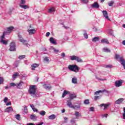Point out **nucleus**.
Here are the masks:
<instances>
[{"label": "nucleus", "instance_id": "34", "mask_svg": "<svg viewBox=\"0 0 125 125\" xmlns=\"http://www.w3.org/2000/svg\"><path fill=\"white\" fill-rule=\"evenodd\" d=\"M43 125V122H42L41 123H40L39 124L35 125L34 123H30L27 124L26 125Z\"/></svg>", "mask_w": 125, "mask_h": 125}, {"label": "nucleus", "instance_id": "54", "mask_svg": "<svg viewBox=\"0 0 125 125\" xmlns=\"http://www.w3.org/2000/svg\"><path fill=\"white\" fill-rule=\"evenodd\" d=\"M53 50H54V52H56V53H58V52H59V50L55 49V48H53Z\"/></svg>", "mask_w": 125, "mask_h": 125}, {"label": "nucleus", "instance_id": "9", "mask_svg": "<svg viewBox=\"0 0 125 125\" xmlns=\"http://www.w3.org/2000/svg\"><path fill=\"white\" fill-rule=\"evenodd\" d=\"M49 41L51 43H52V44H55V45H56V44H57V43H56V39L53 38V37L50 38Z\"/></svg>", "mask_w": 125, "mask_h": 125}, {"label": "nucleus", "instance_id": "38", "mask_svg": "<svg viewBox=\"0 0 125 125\" xmlns=\"http://www.w3.org/2000/svg\"><path fill=\"white\" fill-rule=\"evenodd\" d=\"M104 68H109V69H111L113 68V65L109 64V65H105L104 66Z\"/></svg>", "mask_w": 125, "mask_h": 125}, {"label": "nucleus", "instance_id": "1", "mask_svg": "<svg viewBox=\"0 0 125 125\" xmlns=\"http://www.w3.org/2000/svg\"><path fill=\"white\" fill-rule=\"evenodd\" d=\"M36 91V85H33L30 86L28 92L32 97H36L37 96Z\"/></svg>", "mask_w": 125, "mask_h": 125}, {"label": "nucleus", "instance_id": "45", "mask_svg": "<svg viewBox=\"0 0 125 125\" xmlns=\"http://www.w3.org/2000/svg\"><path fill=\"white\" fill-rule=\"evenodd\" d=\"M25 3H26V0H21V2L19 4L23 5V4H25Z\"/></svg>", "mask_w": 125, "mask_h": 125}, {"label": "nucleus", "instance_id": "36", "mask_svg": "<svg viewBox=\"0 0 125 125\" xmlns=\"http://www.w3.org/2000/svg\"><path fill=\"white\" fill-rule=\"evenodd\" d=\"M101 97L99 96H95L94 97V100L95 101H97V100H98V99H100Z\"/></svg>", "mask_w": 125, "mask_h": 125}, {"label": "nucleus", "instance_id": "39", "mask_svg": "<svg viewBox=\"0 0 125 125\" xmlns=\"http://www.w3.org/2000/svg\"><path fill=\"white\" fill-rule=\"evenodd\" d=\"M14 86L17 87V83H10V87H14Z\"/></svg>", "mask_w": 125, "mask_h": 125}, {"label": "nucleus", "instance_id": "42", "mask_svg": "<svg viewBox=\"0 0 125 125\" xmlns=\"http://www.w3.org/2000/svg\"><path fill=\"white\" fill-rule=\"evenodd\" d=\"M18 76H19V73H16L14 74L13 75V79H16V77H17Z\"/></svg>", "mask_w": 125, "mask_h": 125}, {"label": "nucleus", "instance_id": "32", "mask_svg": "<svg viewBox=\"0 0 125 125\" xmlns=\"http://www.w3.org/2000/svg\"><path fill=\"white\" fill-rule=\"evenodd\" d=\"M92 41L94 42H98V41H99V37H94L93 38Z\"/></svg>", "mask_w": 125, "mask_h": 125}, {"label": "nucleus", "instance_id": "48", "mask_svg": "<svg viewBox=\"0 0 125 125\" xmlns=\"http://www.w3.org/2000/svg\"><path fill=\"white\" fill-rule=\"evenodd\" d=\"M113 4H114V1H113V0L110 1L108 3L109 6H113Z\"/></svg>", "mask_w": 125, "mask_h": 125}, {"label": "nucleus", "instance_id": "26", "mask_svg": "<svg viewBox=\"0 0 125 125\" xmlns=\"http://www.w3.org/2000/svg\"><path fill=\"white\" fill-rule=\"evenodd\" d=\"M43 87L45 88L46 89H50L51 88V86H50V85H48L47 84H44L43 85Z\"/></svg>", "mask_w": 125, "mask_h": 125}, {"label": "nucleus", "instance_id": "49", "mask_svg": "<svg viewBox=\"0 0 125 125\" xmlns=\"http://www.w3.org/2000/svg\"><path fill=\"white\" fill-rule=\"evenodd\" d=\"M44 61H45V62H49V59H48V57H45L44 59H43Z\"/></svg>", "mask_w": 125, "mask_h": 125}, {"label": "nucleus", "instance_id": "37", "mask_svg": "<svg viewBox=\"0 0 125 125\" xmlns=\"http://www.w3.org/2000/svg\"><path fill=\"white\" fill-rule=\"evenodd\" d=\"M40 115H41V116H44L46 114L45 111L42 110L41 111L40 113H39Z\"/></svg>", "mask_w": 125, "mask_h": 125}, {"label": "nucleus", "instance_id": "19", "mask_svg": "<svg viewBox=\"0 0 125 125\" xmlns=\"http://www.w3.org/2000/svg\"><path fill=\"white\" fill-rule=\"evenodd\" d=\"M20 7H21V8H23V9H28L29 8V6L28 5H25V4H19Z\"/></svg>", "mask_w": 125, "mask_h": 125}, {"label": "nucleus", "instance_id": "30", "mask_svg": "<svg viewBox=\"0 0 125 125\" xmlns=\"http://www.w3.org/2000/svg\"><path fill=\"white\" fill-rule=\"evenodd\" d=\"M54 11H55V9L54 7H52L48 9V12L49 13H51L52 12H54Z\"/></svg>", "mask_w": 125, "mask_h": 125}, {"label": "nucleus", "instance_id": "51", "mask_svg": "<svg viewBox=\"0 0 125 125\" xmlns=\"http://www.w3.org/2000/svg\"><path fill=\"white\" fill-rule=\"evenodd\" d=\"M94 109H95L94 107L93 106L91 107H90L89 111L90 112H94Z\"/></svg>", "mask_w": 125, "mask_h": 125}, {"label": "nucleus", "instance_id": "33", "mask_svg": "<svg viewBox=\"0 0 125 125\" xmlns=\"http://www.w3.org/2000/svg\"><path fill=\"white\" fill-rule=\"evenodd\" d=\"M24 114H27L28 112V108H27V106L26 105L24 106V110H23Z\"/></svg>", "mask_w": 125, "mask_h": 125}, {"label": "nucleus", "instance_id": "23", "mask_svg": "<svg viewBox=\"0 0 125 125\" xmlns=\"http://www.w3.org/2000/svg\"><path fill=\"white\" fill-rule=\"evenodd\" d=\"M81 108V105L80 104H77L73 105L72 109H74V110H78V109H80Z\"/></svg>", "mask_w": 125, "mask_h": 125}, {"label": "nucleus", "instance_id": "13", "mask_svg": "<svg viewBox=\"0 0 125 125\" xmlns=\"http://www.w3.org/2000/svg\"><path fill=\"white\" fill-rule=\"evenodd\" d=\"M13 109L12 108V107H11V106L7 107L5 109V112H6V113H10V112H13Z\"/></svg>", "mask_w": 125, "mask_h": 125}, {"label": "nucleus", "instance_id": "12", "mask_svg": "<svg viewBox=\"0 0 125 125\" xmlns=\"http://www.w3.org/2000/svg\"><path fill=\"white\" fill-rule=\"evenodd\" d=\"M70 99H68V100H73V99H75V98H77V95L76 94H72L69 95Z\"/></svg>", "mask_w": 125, "mask_h": 125}, {"label": "nucleus", "instance_id": "62", "mask_svg": "<svg viewBox=\"0 0 125 125\" xmlns=\"http://www.w3.org/2000/svg\"><path fill=\"white\" fill-rule=\"evenodd\" d=\"M6 106H9V105H11V102L7 103L6 104Z\"/></svg>", "mask_w": 125, "mask_h": 125}, {"label": "nucleus", "instance_id": "43", "mask_svg": "<svg viewBox=\"0 0 125 125\" xmlns=\"http://www.w3.org/2000/svg\"><path fill=\"white\" fill-rule=\"evenodd\" d=\"M6 35H8V34H6V32H4L3 33L2 36H1V40H3L4 39V37H5Z\"/></svg>", "mask_w": 125, "mask_h": 125}, {"label": "nucleus", "instance_id": "18", "mask_svg": "<svg viewBox=\"0 0 125 125\" xmlns=\"http://www.w3.org/2000/svg\"><path fill=\"white\" fill-rule=\"evenodd\" d=\"M106 92V89H104L103 90H99L94 93V95H98L99 93H103L104 92Z\"/></svg>", "mask_w": 125, "mask_h": 125}, {"label": "nucleus", "instance_id": "29", "mask_svg": "<svg viewBox=\"0 0 125 125\" xmlns=\"http://www.w3.org/2000/svg\"><path fill=\"white\" fill-rule=\"evenodd\" d=\"M103 50L104 51V52H111V50L107 47L103 48Z\"/></svg>", "mask_w": 125, "mask_h": 125}, {"label": "nucleus", "instance_id": "20", "mask_svg": "<svg viewBox=\"0 0 125 125\" xmlns=\"http://www.w3.org/2000/svg\"><path fill=\"white\" fill-rule=\"evenodd\" d=\"M67 94H70V91L64 90L62 93V97L63 98V97H65Z\"/></svg>", "mask_w": 125, "mask_h": 125}, {"label": "nucleus", "instance_id": "24", "mask_svg": "<svg viewBox=\"0 0 125 125\" xmlns=\"http://www.w3.org/2000/svg\"><path fill=\"white\" fill-rule=\"evenodd\" d=\"M75 116L76 117V119H79V117H82V114L78 111L75 112Z\"/></svg>", "mask_w": 125, "mask_h": 125}, {"label": "nucleus", "instance_id": "47", "mask_svg": "<svg viewBox=\"0 0 125 125\" xmlns=\"http://www.w3.org/2000/svg\"><path fill=\"white\" fill-rule=\"evenodd\" d=\"M96 78L97 79V80H98V81H107V79H100L99 77H97L96 76Z\"/></svg>", "mask_w": 125, "mask_h": 125}, {"label": "nucleus", "instance_id": "57", "mask_svg": "<svg viewBox=\"0 0 125 125\" xmlns=\"http://www.w3.org/2000/svg\"><path fill=\"white\" fill-rule=\"evenodd\" d=\"M62 25H63V28H64V29H69V28H70L68 26H65V25H64V24H63V23H62Z\"/></svg>", "mask_w": 125, "mask_h": 125}, {"label": "nucleus", "instance_id": "61", "mask_svg": "<svg viewBox=\"0 0 125 125\" xmlns=\"http://www.w3.org/2000/svg\"><path fill=\"white\" fill-rule=\"evenodd\" d=\"M64 123H67V120H68V118L67 117H64Z\"/></svg>", "mask_w": 125, "mask_h": 125}, {"label": "nucleus", "instance_id": "2", "mask_svg": "<svg viewBox=\"0 0 125 125\" xmlns=\"http://www.w3.org/2000/svg\"><path fill=\"white\" fill-rule=\"evenodd\" d=\"M67 68L68 70H69V71L74 72V73H78L79 71H80V68L77 65L69 64Z\"/></svg>", "mask_w": 125, "mask_h": 125}, {"label": "nucleus", "instance_id": "3", "mask_svg": "<svg viewBox=\"0 0 125 125\" xmlns=\"http://www.w3.org/2000/svg\"><path fill=\"white\" fill-rule=\"evenodd\" d=\"M18 38L19 39L20 42H22L23 44H24V45H27V46H29V45H30L28 43L27 40H24V39L22 38V36L21 35L19 34Z\"/></svg>", "mask_w": 125, "mask_h": 125}, {"label": "nucleus", "instance_id": "52", "mask_svg": "<svg viewBox=\"0 0 125 125\" xmlns=\"http://www.w3.org/2000/svg\"><path fill=\"white\" fill-rule=\"evenodd\" d=\"M3 101L4 103H7V101H8V98L5 97L3 99Z\"/></svg>", "mask_w": 125, "mask_h": 125}, {"label": "nucleus", "instance_id": "16", "mask_svg": "<svg viewBox=\"0 0 125 125\" xmlns=\"http://www.w3.org/2000/svg\"><path fill=\"white\" fill-rule=\"evenodd\" d=\"M27 32L29 33V35H34L35 33H36V29H28Z\"/></svg>", "mask_w": 125, "mask_h": 125}, {"label": "nucleus", "instance_id": "28", "mask_svg": "<svg viewBox=\"0 0 125 125\" xmlns=\"http://www.w3.org/2000/svg\"><path fill=\"white\" fill-rule=\"evenodd\" d=\"M101 42L102 43H106V44L109 43V41H108L107 39H103L101 40Z\"/></svg>", "mask_w": 125, "mask_h": 125}, {"label": "nucleus", "instance_id": "55", "mask_svg": "<svg viewBox=\"0 0 125 125\" xmlns=\"http://www.w3.org/2000/svg\"><path fill=\"white\" fill-rule=\"evenodd\" d=\"M83 3H87L88 2V0H82Z\"/></svg>", "mask_w": 125, "mask_h": 125}, {"label": "nucleus", "instance_id": "31", "mask_svg": "<svg viewBox=\"0 0 125 125\" xmlns=\"http://www.w3.org/2000/svg\"><path fill=\"white\" fill-rule=\"evenodd\" d=\"M30 119L33 120V121H36L37 120V117L35 115H31L30 116Z\"/></svg>", "mask_w": 125, "mask_h": 125}, {"label": "nucleus", "instance_id": "41", "mask_svg": "<svg viewBox=\"0 0 125 125\" xmlns=\"http://www.w3.org/2000/svg\"><path fill=\"white\" fill-rule=\"evenodd\" d=\"M84 104H85L86 105H88L89 104V100L86 99L84 101Z\"/></svg>", "mask_w": 125, "mask_h": 125}, {"label": "nucleus", "instance_id": "64", "mask_svg": "<svg viewBox=\"0 0 125 125\" xmlns=\"http://www.w3.org/2000/svg\"><path fill=\"white\" fill-rule=\"evenodd\" d=\"M123 119L125 120V112L123 113Z\"/></svg>", "mask_w": 125, "mask_h": 125}, {"label": "nucleus", "instance_id": "40", "mask_svg": "<svg viewBox=\"0 0 125 125\" xmlns=\"http://www.w3.org/2000/svg\"><path fill=\"white\" fill-rule=\"evenodd\" d=\"M76 61H77V62H83V60L80 58L79 57H76Z\"/></svg>", "mask_w": 125, "mask_h": 125}, {"label": "nucleus", "instance_id": "27", "mask_svg": "<svg viewBox=\"0 0 125 125\" xmlns=\"http://www.w3.org/2000/svg\"><path fill=\"white\" fill-rule=\"evenodd\" d=\"M77 81L78 80L77 79V78L74 77L72 79V83H74V84L77 83H78Z\"/></svg>", "mask_w": 125, "mask_h": 125}, {"label": "nucleus", "instance_id": "15", "mask_svg": "<svg viewBox=\"0 0 125 125\" xmlns=\"http://www.w3.org/2000/svg\"><path fill=\"white\" fill-rule=\"evenodd\" d=\"M67 105L68 107H69V108H73V107L74 106V105H73V104H72V103L71 102V100H68L67 101Z\"/></svg>", "mask_w": 125, "mask_h": 125}, {"label": "nucleus", "instance_id": "63", "mask_svg": "<svg viewBox=\"0 0 125 125\" xmlns=\"http://www.w3.org/2000/svg\"><path fill=\"white\" fill-rule=\"evenodd\" d=\"M49 35H50V33L47 32L46 34V37H49Z\"/></svg>", "mask_w": 125, "mask_h": 125}, {"label": "nucleus", "instance_id": "7", "mask_svg": "<svg viewBox=\"0 0 125 125\" xmlns=\"http://www.w3.org/2000/svg\"><path fill=\"white\" fill-rule=\"evenodd\" d=\"M111 105V104L110 103L107 104H100V107H104V110H106V109H107V108H108V107H109V106H110Z\"/></svg>", "mask_w": 125, "mask_h": 125}, {"label": "nucleus", "instance_id": "11", "mask_svg": "<svg viewBox=\"0 0 125 125\" xmlns=\"http://www.w3.org/2000/svg\"><path fill=\"white\" fill-rule=\"evenodd\" d=\"M122 83H123V82H122L121 81H117L115 83V86H116L117 87H119L122 85Z\"/></svg>", "mask_w": 125, "mask_h": 125}, {"label": "nucleus", "instance_id": "8", "mask_svg": "<svg viewBox=\"0 0 125 125\" xmlns=\"http://www.w3.org/2000/svg\"><path fill=\"white\" fill-rule=\"evenodd\" d=\"M92 8H99V4L97 2H94L93 4H91Z\"/></svg>", "mask_w": 125, "mask_h": 125}, {"label": "nucleus", "instance_id": "17", "mask_svg": "<svg viewBox=\"0 0 125 125\" xmlns=\"http://www.w3.org/2000/svg\"><path fill=\"white\" fill-rule=\"evenodd\" d=\"M23 84H24V82H21L19 83H17V88L21 89V87Z\"/></svg>", "mask_w": 125, "mask_h": 125}, {"label": "nucleus", "instance_id": "53", "mask_svg": "<svg viewBox=\"0 0 125 125\" xmlns=\"http://www.w3.org/2000/svg\"><path fill=\"white\" fill-rule=\"evenodd\" d=\"M83 36H84L85 39H88V36L87 35V33H84Z\"/></svg>", "mask_w": 125, "mask_h": 125}, {"label": "nucleus", "instance_id": "60", "mask_svg": "<svg viewBox=\"0 0 125 125\" xmlns=\"http://www.w3.org/2000/svg\"><path fill=\"white\" fill-rule=\"evenodd\" d=\"M70 122L72 124H75V122H76V120H75V119H71Z\"/></svg>", "mask_w": 125, "mask_h": 125}, {"label": "nucleus", "instance_id": "35", "mask_svg": "<svg viewBox=\"0 0 125 125\" xmlns=\"http://www.w3.org/2000/svg\"><path fill=\"white\" fill-rule=\"evenodd\" d=\"M70 57L71 60H72V61L76 60L77 59V56H71Z\"/></svg>", "mask_w": 125, "mask_h": 125}, {"label": "nucleus", "instance_id": "50", "mask_svg": "<svg viewBox=\"0 0 125 125\" xmlns=\"http://www.w3.org/2000/svg\"><path fill=\"white\" fill-rule=\"evenodd\" d=\"M3 78L0 77V84H2L3 83Z\"/></svg>", "mask_w": 125, "mask_h": 125}, {"label": "nucleus", "instance_id": "56", "mask_svg": "<svg viewBox=\"0 0 125 125\" xmlns=\"http://www.w3.org/2000/svg\"><path fill=\"white\" fill-rule=\"evenodd\" d=\"M107 116H108V114H107L102 115V118H107Z\"/></svg>", "mask_w": 125, "mask_h": 125}, {"label": "nucleus", "instance_id": "58", "mask_svg": "<svg viewBox=\"0 0 125 125\" xmlns=\"http://www.w3.org/2000/svg\"><path fill=\"white\" fill-rule=\"evenodd\" d=\"M33 112H36L37 113H38L39 112V110H38V109H37L36 108L34 107V108L32 109Z\"/></svg>", "mask_w": 125, "mask_h": 125}, {"label": "nucleus", "instance_id": "59", "mask_svg": "<svg viewBox=\"0 0 125 125\" xmlns=\"http://www.w3.org/2000/svg\"><path fill=\"white\" fill-rule=\"evenodd\" d=\"M61 56L62 57V58H64V57H65V53H62L61 54Z\"/></svg>", "mask_w": 125, "mask_h": 125}, {"label": "nucleus", "instance_id": "21", "mask_svg": "<svg viewBox=\"0 0 125 125\" xmlns=\"http://www.w3.org/2000/svg\"><path fill=\"white\" fill-rule=\"evenodd\" d=\"M0 42L2 44H4L5 45H6V44H7L8 43V40L5 41L3 39H1Z\"/></svg>", "mask_w": 125, "mask_h": 125}, {"label": "nucleus", "instance_id": "46", "mask_svg": "<svg viewBox=\"0 0 125 125\" xmlns=\"http://www.w3.org/2000/svg\"><path fill=\"white\" fill-rule=\"evenodd\" d=\"M15 118L17 119V120H20V118H21L20 116V115L19 114H17L15 115Z\"/></svg>", "mask_w": 125, "mask_h": 125}, {"label": "nucleus", "instance_id": "6", "mask_svg": "<svg viewBox=\"0 0 125 125\" xmlns=\"http://www.w3.org/2000/svg\"><path fill=\"white\" fill-rule=\"evenodd\" d=\"M13 29H14V27H13V26H11L10 27H8L7 28V31H4V32L6 33V34L7 35H9V34H10V33H11V32L12 31V30H13Z\"/></svg>", "mask_w": 125, "mask_h": 125}, {"label": "nucleus", "instance_id": "22", "mask_svg": "<svg viewBox=\"0 0 125 125\" xmlns=\"http://www.w3.org/2000/svg\"><path fill=\"white\" fill-rule=\"evenodd\" d=\"M56 118V115L55 114H52L48 117L49 120H55Z\"/></svg>", "mask_w": 125, "mask_h": 125}, {"label": "nucleus", "instance_id": "25", "mask_svg": "<svg viewBox=\"0 0 125 125\" xmlns=\"http://www.w3.org/2000/svg\"><path fill=\"white\" fill-rule=\"evenodd\" d=\"M123 101H124V99H119L115 101V104H121Z\"/></svg>", "mask_w": 125, "mask_h": 125}, {"label": "nucleus", "instance_id": "5", "mask_svg": "<svg viewBox=\"0 0 125 125\" xmlns=\"http://www.w3.org/2000/svg\"><path fill=\"white\" fill-rule=\"evenodd\" d=\"M103 14L104 15V17L105 18V19H107V20H110V19L109 18V17L108 16V12L107 11L104 10L103 11Z\"/></svg>", "mask_w": 125, "mask_h": 125}, {"label": "nucleus", "instance_id": "10", "mask_svg": "<svg viewBox=\"0 0 125 125\" xmlns=\"http://www.w3.org/2000/svg\"><path fill=\"white\" fill-rule=\"evenodd\" d=\"M39 66H40V64L38 63H33L31 65V70H32V71H35V69H36V68H38Z\"/></svg>", "mask_w": 125, "mask_h": 125}, {"label": "nucleus", "instance_id": "14", "mask_svg": "<svg viewBox=\"0 0 125 125\" xmlns=\"http://www.w3.org/2000/svg\"><path fill=\"white\" fill-rule=\"evenodd\" d=\"M67 105L68 107H69V108H73V107L74 106V105H73V104H72V103L71 102V100H68L67 101Z\"/></svg>", "mask_w": 125, "mask_h": 125}, {"label": "nucleus", "instance_id": "44", "mask_svg": "<svg viewBox=\"0 0 125 125\" xmlns=\"http://www.w3.org/2000/svg\"><path fill=\"white\" fill-rule=\"evenodd\" d=\"M26 57L25 55H21L19 56V59H20L21 60L22 59H23V58H25Z\"/></svg>", "mask_w": 125, "mask_h": 125}, {"label": "nucleus", "instance_id": "4", "mask_svg": "<svg viewBox=\"0 0 125 125\" xmlns=\"http://www.w3.org/2000/svg\"><path fill=\"white\" fill-rule=\"evenodd\" d=\"M9 50H10V51H15L16 50V45L15 44V42H12L10 43Z\"/></svg>", "mask_w": 125, "mask_h": 125}]
</instances>
